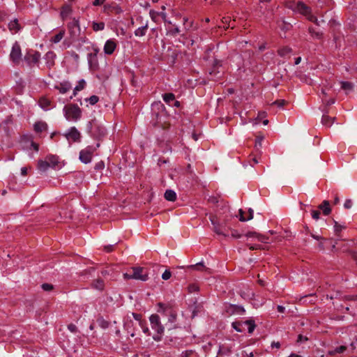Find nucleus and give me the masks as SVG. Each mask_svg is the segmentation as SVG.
Here are the masks:
<instances>
[{"mask_svg": "<svg viewBox=\"0 0 357 357\" xmlns=\"http://www.w3.org/2000/svg\"><path fill=\"white\" fill-rule=\"evenodd\" d=\"M238 213H239V220L240 221L245 222V221L248 220L247 218H245L244 217V211L242 209H239Z\"/></svg>", "mask_w": 357, "mask_h": 357, "instance_id": "50", "label": "nucleus"}, {"mask_svg": "<svg viewBox=\"0 0 357 357\" xmlns=\"http://www.w3.org/2000/svg\"><path fill=\"white\" fill-rule=\"evenodd\" d=\"M47 128V125L45 122H36L34 124V130L36 132H41Z\"/></svg>", "mask_w": 357, "mask_h": 357, "instance_id": "21", "label": "nucleus"}, {"mask_svg": "<svg viewBox=\"0 0 357 357\" xmlns=\"http://www.w3.org/2000/svg\"><path fill=\"white\" fill-rule=\"evenodd\" d=\"M322 101L326 104L327 105H332L335 102V99L334 98H329V99H326L325 98H322Z\"/></svg>", "mask_w": 357, "mask_h": 357, "instance_id": "49", "label": "nucleus"}, {"mask_svg": "<svg viewBox=\"0 0 357 357\" xmlns=\"http://www.w3.org/2000/svg\"><path fill=\"white\" fill-rule=\"evenodd\" d=\"M307 17L310 21L315 23L318 26L319 25V22L318 21L317 18L312 15L311 13Z\"/></svg>", "mask_w": 357, "mask_h": 357, "instance_id": "46", "label": "nucleus"}, {"mask_svg": "<svg viewBox=\"0 0 357 357\" xmlns=\"http://www.w3.org/2000/svg\"><path fill=\"white\" fill-rule=\"evenodd\" d=\"M174 99H175V96L172 93H165L163 95V100L167 103H169L170 101H172Z\"/></svg>", "mask_w": 357, "mask_h": 357, "instance_id": "35", "label": "nucleus"}, {"mask_svg": "<svg viewBox=\"0 0 357 357\" xmlns=\"http://www.w3.org/2000/svg\"><path fill=\"white\" fill-rule=\"evenodd\" d=\"M319 208H321V209H323V213L325 215H329L330 213L331 212V208L329 206V202L328 201L324 200L322 204H321L319 206Z\"/></svg>", "mask_w": 357, "mask_h": 357, "instance_id": "22", "label": "nucleus"}, {"mask_svg": "<svg viewBox=\"0 0 357 357\" xmlns=\"http://www.w3.org/2000/svg\"><path fill=\"white\" fill-rule=\"evenodd\" d=\"M347 350L346 346H340L334 349L333 350H331L328 351L329 355L331 356H335L337 354H342L344 352Z\"/></svg>", "mask_w": 357, "mask_h": 357, "instance_id": "30", "label": "nucleus"}, {"mask_svg": "<svg viewBox=\"0 0 357 357\" xmlns=\"http://www.w3.org/2000/svg\"><path fill=\"white\" fill-rule=\"evenodd\" d=\"M335 231L336 233L340 232L344 227L339 225L336 221H335Z\"/></svg>", "mask_w": 357, "mask_h": 357, "instance_id": "52", "label": "nucleus"}, {"mask_svg": "<svg viewBox=\"0 0 357 357\" xmlns=\"http://www.w3.org/2000/svg\"><path fill=\"white\" fill-rule=\"evenodd\" d=\"M296 9L300 13L307 17L311 13L310 7L301 1L298 2Z\"/></svg>", "mask_w": 357, "mask_h": 357, "instance_id": "13", "label": "nucleus"}, {"mask_svg": "<svg viewBox=\"0 0 357 357\" xmlns=\"http://www.w3.org/2000/svg\"><path fill=\"white\" fill-rule=\"evenodd\" d=\"M312 215L314 219L318 220L319 218L320 211H312Z\"/></svg>", "mask_w": 357, "mask_h": 357, "instance_id": "55", "label": "nucleus"}, {"mask_svg": "<svg viewBox=\"0 0 357 357\" xmlns=\"http://www.w3.org/2000/svg\"><path fill=\"white\" fill-rule=\"evenodd\" d=\"M21 47L17 43H15L13 45L12 50L10 54V59L15 64H19L21 61Z\"/></svg>", "mask_w": 357, "mask_h": 357, "instance_id": "4", "label": "nucleus"}, {"mask_svg": "<svg viewBox=\"0 0 357 357\" xmlns=\"http://www.w3.org/2000/svg\"><path fill=\"white\" fill-rule=\"evenodd\" d=\"M72 8L70 6H65L62 8L61 11V17L63 20H66L71 13H72Z\"/></svg>", "mask_w": 357, "mask_h": 357, "instance_id": "18", "label": "nucleus"}, {"mask_svg": "<svg viewBox=\"0 0 357 357\" xmlns=\"http://www.w3.org/2000/svg\"><path fill=\"white\" fill-rule=\"evenodd\" d=\"M49 167H50L48 165L46 159L45 160H39L38 162V168L40 171L45 172Z\"/></svg>", "mask_w": 357, "mask_h": 357, "instance_id": "28", "label": "nucleus"}, {"mask_svg": "<svg viewBox=\"0 0 357 357\" xmlns=\"http://www.w3.org/2000/svg\"><path fill=\"white\" fill-rule=\"evenodd\" d=\"M132 277L135 280H139L142 281H146L148 279V275L146 273H144V268L141 267H132Z\"/></svg>", "mask_w": 357, "mask_h": 357, "instance_id": "7", "label": "nucleus"}, {"mask_svg": "<svg viewBox=\"0 0 357 357\" xmlns=\"http://www.w3.org/2000/svg\"><path fill=\"white\" fill-rule=\"evenodd\" d=\"M291 51H292L291 48H290L288 46H285V47H282L278 49V54L280 56L284 57V56L289 55L290 53L291 52Z\"/></svg>", "mask_w": 357, "mask_h": 357, "instance_id": "24", "label": "nucleus"}, {"mask_svg": "<svg viewBox=\"0 0 357 357\" xmlns=\"http://www.w3.org/2000/svg\"><path fill=\"white\" fill-rule=\"evenodd\" d=\"M88 100L91 105H93L98 102L99 98L97 96L93 95V96H91L88 99Z\"/></svg>", "mask_w": 357, "mask_h": 357, "instance_id": "41", "label": "nucleus"}, {"mask_svg": "<svg viewBox=\"0 0 357 357\" xmlns=\"http://www.w3.org/2000/svg\"><path fill=\"white\" fill-rule=\"evenodd\" d=\"M344 206L345 208L347 209H349L351 208L352 206V202L351 199H347L344 202Z\"/></svg>", "mask_w": 357, "mask_h": 357, "instance_id": "53", "label": "nucleus"}, {"mask_svg": "<svg viewBox=\"0 0 357 357\" xmlns=\"http://www.w3.org/2000/svg\"><path fill=\"white\" fill-rule=\"evenodd\" d=\"M68 27L70 29H73L74 27L79 28V21L75 20V19H74L73 22L68 25Z\"/></svg>", "mask_w": 357, "mask_h": 357, "instance_id": "51", "label": "nucleus"}, {"mask_svg": "<svg viewBox=\"0 0 357 357\" xmlns=\"http://www.w3.org/2000/svg\"><path fill=\"white\" fill-rule=\"evenodd\" d=\"M312 237L317 239V241H319V245H321V244H332L333 242H332V240L331 239H326L320 236H317V235H314V234H311Z\"/></svg>", "mask_w": 357, "mask_h": 357, "instance_id": "25", "label": "nucleus"}, {"mask_svg": "<svg viewBox=\"0 0 357 357\" xmlns=\"http://www.w3.org/2000/svg\"><path fill=\"white\" fill-rule=\"evenodd\" d=\"M335 119V117L332 118L328 116V115H323L321 122L324 126L329 127L333 123Z\"/></svg>", "mask_w": 357, "mask_h": 357, "instance_id": "26", "label": "nucleus"}, {"mask_svg": "<svg viewBox=\"0 0 357 357\" xmlns=\"http://www.w3.org/2000/svg\"><path fill=\"white\" fill-rule=\"evenodd\" d=\"M195 356V353L192 350H187L182 352L181 357H194Z\"/></svg>", "mask_w": 357, "mask_h": 357, "instance_id": "38", "label": "nucleus"}, {"mask_svg": "<svg viewBox=\"0 0 357 357\" xmlns=\"http://www.w3.org/2000/svg\"><path fill=\"white\" fill-rule=\"evenodd\" d=\"M208 202L212 204H217L218 202V199L216 197H210Z\"/></svg>", "mask_w": 357, "mask_h": 357, "instance_id": "58", "label": "nucleus"}, {"mask_svg": "<svg viewBox=\"0 0 357 357\" xmlns=\"http://www.w3.org/2000/svg\"><path fill=\"white\" fill-rule=\"evenodd\" d=\"M65 136L68 140L72 139L73 142H79L80 139V133L75 127L71 128Z\"/></svg>", "mask_w": 357, "mask_h": 357, "instance_id": "10", "label": "nucleus"}, {"mask_svg": "<svg viewBox=\"0 0 357 357\" xmlns=\"http://www.w3.org/2000/svg\"><path fill=\"white\" fill-rule=\"evenodd\" d=\"M105 1V0H95L93 2V5L95 6H100V5L103 4Z\"/></svg>", "mask_w": 357, "mask_h": 357, "instance_id": "59", "label": "nucleus"}, {"mask_svg": "<svg viewBox=\"0 0 357 357\" xmlns=\"http://www.w3.org/2000/svg\"><path fill=\"white\" fill-rule=\"evenodd\" d=\"M188 290H189V292H190V293L196 292L199 290V287H197V285H196L195 284H192L189 285Z\"/></svg>", "mask_w": 357, "mask_h": 357, "instance_id": "48", "label": "nucleus"}, {"mask_svg": "<svg viewBox=\"0 0 357 357\" xmlns=\"http://www.w3.org/2000/svg\"><path fill=\"white\" fill-rule=\"evenodd\" d=\"M41 287L44 291H50L53 289V285L48 283L43 284Z\"/></svg>", "mask_w": 357, "mask_h": 357, "instance_id": "43", "label": "nucleus"}, {"mask_svg": "<svg viewBox=\"0 0 357 357\" xmlns=\"http://www.w3.org/2000/svg\"><path fill=\"white\" fill-rule=\"evenodd\" d=\"M96 148L89 146L85 149H83L79 153V159L84 163H89L92 159L93 153L96 151Z\"/></svg>", "mask_w": 357, "mask_h": 357, "instance_id": "3", "label": "nucleus"}, {"mask_svg": "<svg viewBox=\"0 0 357 357\" xmlns=\"http://www.w3.org/2000/svg\"><path fill=\"white\" fill-rule=\"evenodd\" d=\"M66 118L69 121H77L82 115L81 109L75 104H70L64 107Z\"/></svg>", "mask_w": 357, "mask_h": 357, "instance_id": "1", "label": "nucleus"}, {"mask_svg": "<svg viewBox=\"0 0 357 357\" xmlns=\"http://www.w3.org/2000/svg\"><path fill=\"white\" fill-rule=\"evenodd\" d=\"M353 84L349 82H341V87L344 91H351L353 89Z\"/></svg>", "mask_w": 357, "mask_h": 357, "instance_id": "33", "label": "nucleus"}, {"mask_svg": "<svg viewBox=\"0 0 357 357\" xmlns=\"http://www.w3.org/2000/svg\"><path fill=\"white\" fill-rule=\"evenodd\" d=\"M169 313L170 314L169 321H174L176 319V314L172 310H169Z\"/></svg>", "mask_w": 357, "mask_h": 357, "instance_id": "57", "label": "nucleus"}, {"mask_svg": "<svg viewBox=\"0 0 357 357\" xmlns=\"http://www.w3.org/2000/svg\"><path fill=\"white\" fill-rule=\"evenodd\" d=\"M204 266L203 262H199V263H197L196 264L190 266L188 268L190 269H192V270L200 271L201 268H204Z\"/></svg>", "mask_w": 357, "mask_h": 357, "instance_id": "40", "label": "nucleus"}, {"mask_svg": "<svg viewBox=\"0 0 357 357\" xmlns=\"http://www.w3.org/2000/svg\"><path fill=\"white\" fill-rule=\"evenodd\" d=\"M172 276V273L169 271L168 270H166L165 271V272L162 273V278L164 280H169Z\"/></svg>", "mask_w": 357, "mask_h": 357, "instance_id": "44", "label": "nucleus"}, {"mask_svg": "<svg viewBox=\"0 0 357 357\" xmlns=\"http://www.w3.org/2000/svg\"><path fill=\"white\" fill-rule=\"evenodd\" d=\"M92 28H93V30L95 31H102L105 28V23L102 22H93L92 24Z\"/></svg>", "mask_w": 357, "mask_h": 357, "instance_id": "31", "label": "nucleus"}, {"mask_svg": "<svg viewBox=\"0 0 357 357\" xmlns=\"http://www.w3.org/2000/svg\"><path fill=\"white\" fill-rule=\"evenodd\" d=\"M221 61L218 60L216 59H214L212 65H213V70L210 71L209 74L210 75H212L213 74H218L219 72L217 70V68L222 66Z\"/></svg>", "mask_w": 357, "mask_h": 357, "instance_id": "27", "label": "nucleus"}, {"mask_svg": "<svg viewBox=\"0 0 357 357\" xmlns=\"http://www.w3.org/2000/svg\"><path fill=\"white\" fill-rule=\"evenodd\" d=\"M151 328L155 330L158 334H162L164 332V327L160 323V317L158 314H152L149 318Z\"/></svg>", "mask_w": 357, "mask_h": 357, "instance_id": "5", "label": "nucleus"}, {"mask_svg": "<svg viewBox=\"0 0 357 357\" xmlns=\"http://www.w3.org/2000/svg\"><path fill=\"white\" fill-rule=\"evenodd\" d=\"M309 32L311 35L317 38H321L323 33L321 32L315 31L312 27H309Z\"/></svg>", "mask_w": 357, "mask_h": 357, "instance_id": "37", "label": "nucleus"}, {"mask_svg": "<svg viewBox=\"0 0 357 357\" xmlns=\"http://www.w3.org/2000/svg\"><path fill=\"white\" fill-rule=\"evenodd\" d=\"M307 338L306 337H304L302 335H299L298 337V340L297 341L298 342H301L307 341Z\"/></svg>", "mask_w": 357, "mask_h": 357, "instance_id": "63", "label": "nucleus"}, {"mask_svg": "<svg viewBox=\"0 0 357 357\" xmlns=\"http://www.w3.org/2000/svg\"><path fill=\"white\" fill-rule=\"evenodd\" d=\"M46 160L50 167L54 168L59 164V158L55 155H49L46 157Z\"/></svg>", "mask_w": 357, "mask_h": 357, "instance_id": "15", "label": "nucleus"}, {"mask_svg": "<svg viewBox=\"0 0 357 357\" xmlns=\"http://www.w3.org/2000/svg\"><path fill=\"white\" fill-rule=\"evenodd\" d=\"M216 217L215 216H211L210 217V220L212 222V224L213 225V230L214 231L218 234V235H223L225 236H227V234H225V231H226V229L225 227L220 225L219 224L217 223V221H216Z\"/></svg>", "mask_w": 357, "mask_h": 357, "instance_id": "9", "label": "nucleus"}, {"mask_svg": "<svg viewBox=\"0 0 357 357\" xmlns=\"http://www.w3.org/2000/svg\"><path fill=\"white\" fill-rule=\"evenodd\" d=\"M85 84V81L84 79H81L74 89L73 95L75 96L77 91L82 90L84 88Z\"/></svg>", "mask_w": 357, "mask_h": 357, "instance_id": "32", "label": "nucleus"}, {"mask_svg": "<svg viewBox=\"0 0 357 357\" xmlns=\"http://www.w3.org/2000/svg\"><path fill=\"white\" fill-rule=\"evenodd\" d=\"M286 104L287 101H285L284 100H278L272 103V105H275L279 107H282Z\"/></svg>", "mask_w": 357, "mask_h": 357, "instance_id": "42", "label": "nucleus"}, {"mask_svg": "<svg viewBox=\"0 0 357 357\" xmlns=\"http://www.w3.org/2000/svg\"><path fill=\"white\" fill-rule=\"evenodd\" d=\"M147 29V24L142 27L138 28L135 31V34L136 36H143L145 35L146 30Z\"/></svg>", "mask_w": 357, "mask_h": 357, "instance_id": "34", "label": "nucleus"}, {"mask_svg": "<svg viewBox=\"0 0 357 357\" xmlns=\"http://www.w3.org/2000/svg\"><path fill=\"white\" fill-rule=\"evenodd\" d=\"M55 88L59 91L61 93H66L71 89V84L68 82L61 83L59 86H56Z\"/></svg>", "mask_w": 357, "mask_h": 357, "instance_id": "16", "label": "nucleus"}, {"mask_svg": "<svg viewBox=\"0 0 357 357\" xmlns=\"http://www.w3.org/2000/svg\"><path fill=\"white\" fill-rule=\"evenodd\" d=\"M93 287L96 288V289H103V287H104V283H103V281L101 280H97L94 283H93Z\"/></svg>", "mask_w": 357, "mask_h": 357, "instance_id": "39", "label": "nucleus"}, {"mask_svg": "<svg viewBox=\"0 0 357 357\" xmlns=\"http://www.w3.org/2000/svg\"><path fill=\"white\" fill-rule=\"evenodd\" d=\"M116 47V43L112 40H108L104 46V52L106 54H112Z\"/></svg>", "mask_w": 357, "mask_h": 357, "instance_id": "12", "label": "nucleus"}, {"mask_svg": "<svg viewBox=\"0 0 357 357\" xmlns=\"http://www.w3.org/2000/svg\"><path fill=\"white\" fill-rule=\"evenodd\" d=\"M68 328L69 329V331H70L72 333H76L77 331V326L73 324H70L68 326Z\"/></svg>", "mask_w": 357, "mask_h": 357, "instance_id": "54", "label": "nucleus"}, {"mask_svg": "<svg viewBox=\"0 0 357 357\" xmlns=\"http://www.w3.org/2000/svg\"><path fill=\"white\" fill-rule=\"evenodd\" d=\"M65 35V31L61 30L56 35L50 39V41L54 43H57L61 40Z\"/></svg>", "mask_w": 357, "mask_h": 357, "instance_id": "29", "label": "nucleus"}, {"mask_svg": "<svg viewBox=\"0 0 357 357\" xmlns=\"http://www.w3.org/2000/svg\"><path fill=\"white\" fill-rule=\"evenodd\" d=\"M39 105L44 109H48L51 105V100L45 96L41 97L39 99Z\"/></svg>", "mask_w": 357, "mask_h": 357, "instance_id": "19", "label": "nucleus"}, {"mask_svg": "<svg viewBox=\"0 0 357 357\" xmlns=\"http://www.w3.org/2000/svg\"><path fill=\"white\" fill-rule=\"evenodd\" d=\"M55 59H56V54L50 51L47 52L45 56L44 59L45 61V65L48 69H51L53 68L55 65Z\"/></svg>", "mask_w": 357, "mask_h": 357, "instance_id": "8", "label": "nucleus"}, {"mask_svg": "<svg viewBox=\"0 0 357 357\" xmlns=\"http://www.w3.org/2000/svg\"><path fill=\"white\" fill-rule=\"evenodd\" d=\"M40 59V52L35 51L33 53L28 52L24 56V60L29 66L38 64Z\"/></svg>", "mask_w": 357, "mask_h": 357, "instance_id": "6", "label": "nucleus"}, {"mask_svg": "<svg viewBox=\"0 0 357 357\" xmlns=\"http://www.w3.org/2000/svg\"><path fill=\"white\" fill-rule=\"evenodd\" d=\"M255 236L256 238L258 239V241L259 242H261V243H268L269 242L266 241L267 240V238L264 237V236H260V235H258V234H256L255 233H248L247 234L248 236Z\"/></svg>", "mask_w": 357, "mask_h": 357, "instance_id": "36", "label": "nucleus"}, {"mask_svg": "<svg viewBox=\"0 0 357 357\" xmlns=\"http://www.w3.org/2000/svg\"><path fill=\"white\" fill-rule=\"evenodd\" d=\"M103 10L105 13H106L107 14H110V13L119 14L122 12V10L121 9V8L114 3L105 4Z\"/></svg>", "mask_w": 357, "mask_h": 357, "instance_id": "11", "label": "nucleus"}, {"mask_svg": "<svg viewBox=\"0 0 357 357\" xmlns=\"http://www.w3.org/2000/svg\"><path fill=\"white\" fill-rule=\"evenodd\" d=\"M249 215L247 218L248 220H252L253 218V210L252 208H249L248 210Z\"/></svg>", "mask_w": 357, "mask_h": 357, "instance_id": "64", "label": "nucleus"}, {"mask_svg": "<svg viewBox=\"0 0 357 357\" xmlns=\"http://www.w3.org/2000/svg\"><path fill=\"white\" fill-rule=\"evenodd\" d=\"M132 315L133 317V318L137 320V321H139V324L140 326H142V321L141 320V315L139 314H137V313H132Z\"/></svg>", "mask_w": 357, "mask_h": 357, "instance_id": "47", "label": "nucleus"}, {"mask_svg": "<svg viewBox=\"0 0 357 357\" xmlns=\"http://www.w3.org/2000/svg\"><path fill=\"white\" fill-rule=\"evenodd\" d=\"M226 311L229 314H243L245 312L242 307L234 305H229L227 306Z\"/></svg>", "mask_w": 357, "mask_h": 357, "instance_id": "14", "label": "nucleus"}, {"mask_svg": "<svg viewBox=\"0 0 357 357\" xmlns=\"http://www.w3.org/2000/svg\"><path fill=\"white\" fill-rule=\"evenodd\" d=\"M10 31L17 33L20 29V26L17 20H14L8 24Z\"/></svg>", "mask_w": 357, "mask_h": 357, "instance_id": "23", "label": "nucleus"}, {"mask_svg": "<svg viewBox=\"0 0 357 357\" xmlns=\"http://www.w3.org/2000/svg\"><path fill=\"white\" fill-rule=\"evenodd\" d=\"M179 31H179V29H178V27H176V28H174V29H172V30L169 31V33L170 34H172V35H175V34H176V33H179Z\"/></svg>", "mask_w": 357, "mask_h": 357, "instance_id": "60", "label": "nucleus"}, {"mask_svg": "<svg viewBox=\"0 0 357 357\" xmlns=\"http://www.w3.org/2000/svg\"><path fill=\"white\" fill-rule=\"evenodd\" d=\"M31 146L33 148V149L36 151H38V149H39V145L36 143H35L34 142H31Z\"/></svg>", "mask_w": 357, "mask_h": 357, "instance_id": "61", "label": "nucleus"}, {"mask_svg": "<svg viewBox=\"0 0 357 357\" xmlns=\"http://www.w3.org/2000/svg\"><path fill=\"white\" fill-rule=\"evenodd\" d=\"M149 14H150V16L151 17V19L153 20V21H155L156 20V18L158 15H160V13L158 12H156L153 10H151L150 12H149Z\"/></svg>", "mask_w": 357, "mask_h": 357, "instance_id": "45", "label": "nucleus"}, {"mask_svg": "<svg viewBox=\"0 0 357 357\" xmlns=\"http://www.w3.org/2000/svg\"><path fill=\"white\" fill-rule=\"evenodd\" d=\"M142 328V331L144 333L146 334H149V328L146 326H144V322H142V326H141Z\"/></svg>", "mask_w": 357, "mask_h": 357, "instance_id": "62", "label": "nucleus"}, {"mask_svg": "<svg viewBox=\"0 0 357 357\" xmlns=\"http://www.w3.org/2000/svg\"><path fill=\"white\" fill-rule=\"evenodd\" d=\"M245 326H248L249 333H252L255 328V322L252 320H248L244 322L232 323V327L238 332H243L245 331Z\"/></svg>", "mask_w": 357, "mask_h": 357, "instance_id": "2", "label": "nucleus"}, {"mask_svg": "<svg viewBox=\"0 0 357 357\" xmlns=\"http://www.w3.org/2000/svg\"><path fill=\"white\" fill-rule=\"evenodd\" d=\"M97 50H95V53H90L88 54V60L90 67L94 68L97 66V59H96V55H97Z\"/></svg>", "mask_w": 357, "mask_h": 357, "instance_id": "17", "label": "nucleus"}, {"mask_svg": "<svg viewBox=\"0 0 357 357\" xmlns=\"http://www.w3.org/2000/svg\"><path fill=\"white\" fill-rule=\"evenodd\" d=\"M164 196L167 200L170 202H174L176 199V194L172 190H167Z\"/></svg>", "mask_w": 357, "mask_h": 357, "instance_id": "20", "label": "nucleus"}, {"mask_svg": "<svg viewBox=\"0 0 357 357\" xmlns=\"http://www.w3.org/2000/svg\"><path fill=\"white\" fill-rule=\"evenodd\" d=\"M132 324V321H131V320H130L129 321H128V322H126V323L125 324V327L127 328L128 332V333H130V335H131L132 337H134V336H135V333H134V332H133V331H130L128 330V326H129V324Z\"/></svg>", "mask_w": 357, "mask_h": 357, "instance_id": "56", "label": "nucleus"}]
</instances>
